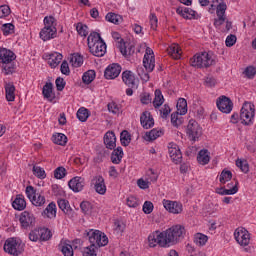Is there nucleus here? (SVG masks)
Wrapping results in <instances>:
<instances>
[{
	"label": "nucleus",
	"mask_w": 256,
	"mask_h": 256,
	"mask_svg": "<svg viewBox=\"0 0 256 256\" xmlns=\"http://www.w3.org/2000/svg\"><path fill=\"white\" fill-rule=\"evenodd\" d=\"M239 191V188L237 187V183L230 189L220 188L216 190V193L218 195H235Z\"/></svg>",
	"instance_id": "c03bdc74"
},
{
	"label": "nucleus",
	"mask_w": 256,
	"mask_h": 256,
	"mask_svg": "<svg viewBox=\"0 0 256 256\" xmlns=\"http://www.w3.org/2000/svg\"><path fill=\"white\" fill-rule=\"evenodd\" d=\"M87 237L90 245L83 249V256H97L100 247H105L109 243L107 235L99 230H90L87 232Z\"/></svg>",
	"instance_id": "f257e3e1"
},
{
	"label": "nucleus",
	"mask_w": 256,
	"mask_h": 256,
	"mask_svg": "<svg viewBox=\"0 0 256 256\" xmlns=\"http://www.w3.org/2000/svg\"><path fill=\"white\" fill-rule=\"evenodd\" d=\"M204 85L206 87H215L217 85V79L213 76H207L204 80Z\"/></svg>",
	"instance_id": "338daca9"
},
{
	"label": "nucleus",
	"mask_w": 256,
	"mask_h": 256,
	"mask_svg": "<svg viewBox=\"0 0 256 256\" xmlns=\"http://www.w3.org/2000/svg\"><path fill=\"white\" fill-rule=\"evenodd\" d=\"M101 41H104L103 38H101V34L97 32L90 33L87 38L88 48L94 47Z\"/></svg>",
	"instance_id": "7c9ffc66"
},
{
	"label": "nucleus",
	"mask_w": 256,
	"mask_h": 256,
	"mask_svg": "<svg viewBox=\"0 0 256 256\" xmlns=\"http://www.w3.org/2000/svg\"><path fill=\"white\" fill-rule=\"evenodd\" d=\"M15 59H17V56L13 51L7 50V48L0 49V63H2V69L5 75L15 72V64H13Z\"/></svg>",
	"instance_id": "20e7f679"
},
{
	"label": "nucleus",
	"mask_w": 256,
	"mask_h": 256,
	"mask_svg": "<svg viewBox=\"0 0 256 256\" xmlns=\"http://www.w3.org/2000/svg\"><path fill=\"white\" fill-rule=\"evenodd\" d=\"M12 207L16 211H24V209L27 207L25 196H23V194L16 195L14 201L12 202Z\"/></svg>",
	"instance_id": "b1692460"
},
{
	"label": "nucleus",
	"mask_w": 256,
	"mask_h": 256,
	"mask_svg": "<svg viewBox=\"0 0 256 256\" xmlns=\"http://www.w3.org/2000/svg\"><path fill=\"white\" fill-rule=\"evenodd\" d=\"M106 21H108L109 23H113L114 25H119V23L123 22V17L119 14L109 12L106 15Z\"/></svg>",
	"instance_id": "4c0bfd02"
},
{
	"label": "nucleus",
	"mask_w": 256,
	"mask_h": 256,
	"mask_svg": "<svg viewBox=\"0 0 256 256\" xmlns=\"http://www.w3.org/2000/svg\"><path fill=\"white\" fill-rule=\"evenodd\" d=\"M33 175L38 179H45L47 177V173H45V169L41 168L40 166L34 165L32 169Z\"/></svg>",
	"instance_id": "09e8293b"
},
{
	"label": "nucleus",
	"mask_w": 256,
	"mask_h": 256,
	"mask_svg": "<svg viewBox=\"0 0 256 256\" xmlns=\"http://www.w3.org/2000/svg\"><path fill=\"white\" fill-rule=\"evenodd\" d=\"M58 207L63 211L65 215L68 217H73V208H71V204L66 199H59L58 200Z\"/></svg>",
	"instance_id": "bb28decb"
},
{
	"label": "nucleus",
	"mask_w": 256,
	"mask_h": 256,
	"mask_svg": "<svg viewBox=\"0 0 256 256\" xmlns=\"http://www.w3.org/2000/svg\"><path fill=\"white\" fill-rule=\"evenodd\" d=\"M52 141L55 143V145L65 147V145H67V136H65L63 133H56L52 136Z\"/></svg>",
	"instance_id": "e433bc0d"
},
{
	"label": "nucleus",
	"mask_w": 256,
	"mask_h": 256,
	"mask_svg": "<svg viewBox=\"0 0 256 256\" xmlns=\"http://www.w3.org/2000/svg\"><path fill=\"white\" fill-rule=\"evenodd\" d=\"M236 167H239L243 173H249V163L246 160H236Z\"/></svg>",
	"instance_id": "603ef678"
},
{
	"label": "nucleus",
	"mask_w": 256,
	"mask_h": 256,
	"mask_svg": "<svg viewBox=\"0 0 256 256\" xmlns=\"http://www.w3.org/2000/svg\"><path fill=\"white\" fill-rule=\"evenodd\" d=\"M140 123L143 127V129H151L153 125H155V120L153 119V116L151 115V112L145 111L140 116Z\"/></svg>",
	"instance_id": "412c9836"
},
{
	"label": "nucleus",
	"mask_w": 256,
	"mask_h": 256,
	"mask_svg": "<svg viewBox=\"0 0 256 256\" xmlns=\"http://www.w3.org/2000/svg\"><path fill=\"white\" fill-rule=\"evenodd\" d=\"M253 119H255V105L251 102H244L240 110L242 125H253Z\"/></svg>",
	"instance_id": "0eeeda50"
},
{
	"label": "nucleus",
	"mask_w": 256,
	"mask_h": 256,
	"mask_svg": "<svg viewBox=\"0 0 256 256\" xmlns=\"http://www.w3.org/2000/svg\"><path fill=\"white\" fill-rule=\"evenodd\" d=\"M77 119H79V121H81L82 123H85V121H87V119H89V110L86 109L85 107H81L78 111H77Z\"/></svg>",
	"instance_id": "a18cd8bd"
},
{
	"label": "nucleus",
	"mask_w": 256,
	"mask_h": 256,
	"mask_svg": "<svg viewBox=\"0 0 256 256\" xmlns=\"http://www.w3.org/2000/svg\"><path fill=\"white\" fill-rule=\"evenodd\" d=\"M4 251L9 255L19 256L23 253V246L15 238H10L5 241Z\"/></svg>",
	"instance_id": "9d476101"
},
{
	"label": "nucleus",
	"mask_w": 256,
	"mask_h": 256,
	"mask_svg": "<svg viewBox=\"0 0 256 256\" xmlns=\"http://www.w3.org/2000/svg\"><path fill=\"white\" fill-rule=\"evenodd\" d=\"M226 11H227V4L225 2L220 3L216 8L217 17L225 16Z\"/></svg>",
	"instance_id": "bf43d9fd"
},
{
	"label": "nucleus",
	"mask_w": 256,
	"mask_h": 256,
	"mask_svg": "<svg viewBox=\"0 0 256 256\" xmlns=\"http://www.w3.org/2000/svg\"><path fill=\"white\" fill-rule=\"evenodd\" d=\"M58 249H59V251H61V253L64 256H73L74 255L73 246L71 244H69V241H67V240H62L58 245Z\"/></svg>",
	"instance_id": "393cba45"
},
{
	"label": "nucleus",
	"mask_w": 256,
	"mask_h": 256,
	"mask_svg": "<svg viewBox=\"0 0 256 256\" xmlns=\"http://www.w3.org/2000/svg\"><path fill=\"white\" fill-rule=\"evenodd\" d=\"M107 107L110 113H113V115H119V105H117V103L110 102Z\"/></svg>",
	"instance_id": "69168bd1"
},
{
	"label": "nucleus",
	"mask_w": 256,
	"mask_h": 256,
	"mask_svg": "<svg viewBox=\"0 0 256 256\" xmlns=\"http://www.w3.org/2000/svg\"><path fill=\"white\" fill-rule=\"evenodd\" d=\"M207 241H209V237H207L205 234L197 233L194 235V243L195 245H198V247L205 246Z\"/></svg>",
	"instance_id": "58836bf2"
},
{
	"label": "nucleus",
	"mask_w": 256,
	"mask_h": 256,
	"mask_svg": "<svg viewBox=\"0 0 256 256\" xmlns=\"http://www.w3.org/2000/svg\"><path fill=\"white\" fill-rule=\"evenodd\" d=\"M168 153L170 155V159H172V161L176 163V165L178 163H181L183 159V154L181 153V150L179 149V146H177V144L170 143L168 145Z\"/></svg>",
	"instance_id": "dca6fc26"
},
{
	"label": "nucleus",
	"mask_w": 256,
	"mask_h": 256,
	"mask_svg": "<svg viewBox=\"0 0 256 256\" xmlns=\"http://www.w3.org/2000/svg\"><path fill=\"white\" fill-rule=\"evenodd\" d=\"M121 74V65L111 64L104 71L105 79H117Z\"/></svg>",
	"instance_id": "a211bd4d"
},
{
	"label": "nucleus",
	"mask_w": 256,
	"mask_h": 256,
	"mask_svg": "<svg viewBox=\"0 0 256 256\" xmlns=\"http://www.w3.org/2000/svg\"><path fill=\"white\" fill-rule=\"evenodd\" d=\"M43 214L48 217V219H55L57 217V205L55 202H51L45 208Z\"/></svg>",
	"instance_id": "2f4dec72"
},
{
	"label": "nucleus",
	"mask_w": 256,
	"mask_h": 256,
	"mask_svg": "<svg viewBox=\"0 0 256 256\" xmlns=\"http://www.w3.org/2000/svg\"><path fill=\"white\" fill-rule=\"evenodd\" d=\"M256 74V69L253 66H248L245 70H244V75L248 78V79H253L255 77Z\"/></svg>",
	"instance_id": "0e129e2a"
},
{
	"label": "nucleus",
	"mask_w": 256,
	"mask_h": 256,
	"mask_svg": "<svg viewBox=\"0 0 256 256\" xmlns=\"http://www.w3.org/2000/svg\"><path fill=\"white\" fill-rule=\"evenodd\" d=\"M9 15H11V8H9L8 5L0 6V19H3V17H9Z\"/></svg>",
	"instance_id": "680f3d73"
},
{
	"label": "nucleus",
	"mask_w": 256,
	"mask_h": 256,
	"mask_svg": "<svg viewBox=\"0 0 256 256\" xmlns=\"http://www.w3.org/2000/svg\"><path fill=\"white\" fill-rule=\"evenodd\" d=\"M153 209H155L153 202L151 201L144 202L142 211L145 213V215H151V213H153Z\"/></svg>",
	"instance_id": "864d4df0"
},
{
	"label": "nucleus",
	"mask_w": 256,
	"mask_h": 256,
	"mask_svg": "<svg viewBox=\"0 0 256 256\" xmlns=\"http://www.w3.org/2000/svg\"><path fill=\"white\" fill-rule=\"evenodd\" d=\"M26 195L35 207H43V205L47 203V199L45 198V195H43V192H37L33 186L26 187Z\"/></svg>",
	"instance_id": "6e6552de"
},
{
	"label": "nucleus",
	"mask_w": 256,
	"mask_h": 256,
	"mask_svg": "<svg viewBox=\"0 0 256 256\" xmlns=\"http://www.w3.org/2000/svg\"><path fill=\"white\" fill-rule=\"evenodd\" d=\"M143 65L147 72H144L140 78L142 81H149V73H152V71L155 69V54H153V50L149 47L146 48V52L143 58Z\"/></svg>",
	"instance_id": "423d86ee"
},
{
	"label": "nucleus",
	"mask_w": 256,
	"mask_h": 256,
	"mask_svg": "<svg viewBox=\"0 0 256 256\" xmlns=\"http://www.w3.org/2000/svg\"><path fill=\"white\" fill-rule=\"evenodd\" d=\"M68 186L74 193H79V191H83V187H85V178L76 176L68 182Z\"/></svg>",
	"instance_id": "6ab92c4d"
},
{
	"label": "nucleus",
	"mask_w": 256,
	"mask_h": 256,
	"mask_svg": "<svg viewBox=\"0 0 256 256\" xmlns=\"http://www.w3.org/2000/svg\"><path fill=\"white\" fill-rule=\"evenodd\" d=\"M61 61H63V55L57 52L50 54L48 58V64L50 67H52V69H55V67H57Z\"/></svg>",
	"instance_id": "c756f323"
},
{
	"label": "nucleus",
	"mask_w": 256,
	"mask_h": 256,
	"mask_svg": "<svg viewBox=\"0 0 256 256\" xmlns=\"http://www.w3.org/2000/svg\"><path fill=\"white\" fill-rule=\"evenodd\" d=\"M197 161L200 165H207L211 161L209 150H200L197 156Z\"/></svg>",
	"instance_id": "f704fd0d"
},
{
	"label": "nucleus",
	"mask_w": 256,
	"mask_h": 256,
	"mask_svg": "<svg viewBox=\"0 0 256 256\" xmlns=\"http://www.w3.org/2000/svg\"><path fill=\"white\" fill-rule=\"evenodd\" d=\"M117 143V137H115L114 132H107L104 135V144L106 145L107 149H115Z\"/></svg>",
	"instance_id": "a878e982"
},
{
	"label": "nucleus",
	"mask_w": 256,
	"mask_h": 256,
	"mask_svg": "<svg viewBox=\"0 0 256 256\" xmlns=\"http://www.w3.org/2000/svg\"><path fill=\"white\" fill-rule=\"evenodd\" d=\"M76 31L81 37H87L88 31H87V25H84L83 23H78L76 26Z\"/></svg>",
	"instance_id": "6e6d98bb"
},
{
	"label": "nucleus",
	"mask_w": 256,
	"mask_h": 256,
	"mask_svg": "<svg viewBox=\"0 0 256 256\" xmlns=\"http://www.w3.org/2000/svg\"><path fill=\"white\" fill-rule=\"evenodd\" d=\"M164 233V240L166 243V247H171L172 245H178L185 239L186 230L185 226L182 225H174L170 228L162 231Z\"/></svg>",
	"instance_id": "f03ea898"
},
{
	"label": "nucleus",
	"mask_w": 256,
	"mask_h": 256,
	"mask_svg": "<svg viewBox=\"0 0 256 256\" xmlns=\"http://www.w3.org/2000/svg\"><path fill=\"white\" fill-rule=\"evenodd\" d=\"M225 43L226 47H233V45L237 43V36L230 34L229 36H227Z\"/></svg>",
	"instance_id": "774afa93"
},
{
	"label": "nucleus",
	"mask_w": 256,
	"mask_h": 256,
	"mask_svg": "<svg viewBox=\"0 0 256 256\" xmlns=\"http://www.w3.org/2000/svg\"><path fill=\"white\" fill-rule=\"evenodd\" d=\"M158 137H161V131L152 129L150 132H146L144 139L145 141H155Z\"/></svg>",
	"instance_id": "49530a36"
},
{
	"label": "nucleus",
	"mask_w": 256,
	"mask_h": 256,
	"mask_svg": "<svg viewBox=\"0 0 256 256\" xmlns=\"http://www.w3.org/2000/svg\"><path fill=\"white\" fill-rule=\"evenodd\" d=\"M83 83H86V85H89V83H93L95 81V70H88L85 72L82 76Z\"/></svg>",
	"instance_id": "37998d69"
},
{
	"label": "nucleus",
	"mask_w": 256,
	"mask_h": 256,
	"mask_svg": "<svg viewBox=\"0 0 256 256\" xmlns=\"http://www.w3.org/2000/svg\"><path fill=\"white\" fill-rule=\"evenodd\" d=\"M216 104L222 113H231L233 111V102L226 96L220 97Z\"/></svg>",
	"instance_id": "f3484780"
},
{
	"label": "nucleus",
	"mask_w": 256,
	"mask_h": 256,
	"mask_svg": "<svg viewBox=\"0 0 256 256\" xmlns=\"http://www.w3.org/2000/svg\"><path fill=\"white\" fill-rule=\"evenodd\" d=\"M148 245L149 247H167V243L165 242V235L163 231H154L148 236Z\"/></svg>",
	"instance_id": "9b49d317"
},
{
	"label": "nucleus",
	"mask_w": 256,
	"mask_h": 256,
	"mask_svg": "<svg viewBox=\"0 0 256 256\" xmlns=\"http://www.w3.org/2000/svg\"><path fill=\"white\" fill-rule=\"evenodd\" d=\"M120 141L124 147H127L131 143V134L127 130H124L120 134Z\"/></svg>",
	"instance_id": "8fccbe9b"
},
{
	"label": "nucleus",
	"mask_w": 256,
	"mask_h": 256,
	"mask_svg": "<svg viewBox=\"0 0 256 256\" xmlns=\"http://www.w3.org/2000/svg\"><path fill=\"white\" fill-rule=\"evenodd\" d=\"M234 237L239 245L242 247H247L251 241V236L249 234V231L247 229L240 227L237 228L234 232Z\"/></svg>",
	"instance_id": "f8f14e48"
},
{
	"label": "nucleus",
	"mask_w": 256,
	"mask_h": 256,
	"mask_svg": "<svg viewBox=\"0 0 256 256\" xmlns=\"http://www.w3.org/2000/svg\"><path fill=\"white\" fill-rule=\"evenodd\" d=\"M66 175H67V170L63 166L56 168L54 171L55 179H63V177H65Z\"/></svg>",
	"instance_id": "5fc2aeb1"
},
{
	"label": "nucleus",
	"mask_w": 256,
	"mask_h": 256,
	"mask_svg": "<svg viewBox=\"0 0 256 256\" xmlns=\"http://www.w3.org/2000/svg\"><path fill=\"white\" fill-rule=\"evenodd\" d=\"M176 13H178V15H181L184 19H193V17H195V11L191 8H178L176 10Z\"/></svg>",
	"instance_id": "72a5a7b5"
},
{
	"label": "nucleus",
	"mask_w": 256,
	"mask_h": 256,
	"mask_svg": "<svg viewBox=\"0 0 256 256\" xmlns=\"http://www.w3.org/2000/svg\"><path fill=\"white\" fill-rule=\"evenodd\" d=\"M91 183L98 195H105V193H107V186L105 185V178H103V176H94Z\"/></svg>",
	"instance_id": "2eb2a0df"
},
{
	"label": "nucleus",
	"mask_w": 256,
	"mask_h": 256,
	"mask_svg": "<svg viewBox=\"0 0 256 256\" xmlns=\"http://www.w3.org/2000/svg\"><path fill=\"white\" fill-rule=\"evenodd\" d=\"M183 116L179 112H174L171 114V123L173 127L179 128L183 125Z\"/></svg>",
	"instance_id": "79ce46f5"
},
{
	"label": "nucleus",
	"mask_w": 256,
	"mask_h": 256,
	"mask_svg": "<svg viewBox=\"0 0 256 256\" xmlns=\"http://www.w3.org/2000/svg\"><path fill=\"white\" fill-rule=\"evenodd\" d=\"M167 52L173 59H181V48L179 47V44L170 45Z\"/></svg>",
	"instance_id": "473e14b6"
},
{
	"label": "nucleus",
	"mask_w": 256,
	"mask_h": 256,
	"mask_svg": "<svg viewBox=\"0 0 256 256\" xmlns=\"http://www.w3.org/2000/svg\"><path fill=\"white\" fill-rule=\"evenodd\" d=\"M163 207L169 213H173V215H179V213H183V204L177 201L164 199L162 201Z\"/></svg>",
	"instance_id": "ddd939ff"
},
{
	"label": "nucleus",
	"mask_w": 256,
	"mask_h": 256,
	"mask_svg": "<svg viewBox=\"0 0 256 256\" xmlns=\"http://www.w3.org/2000/svg\"><path fill=\"white\" fill-rule=\"evenodd\" d=\"M57 37V20L53 16L44 18V28L40 31V39L42 41H50Z\"/></svg>",
	"instance_id": "7ed1b4c3"
},
{
	"label": "nucleus",
	"mask_w": 256,
	"mask_h": 256,
	"mask_svg": "<svg viewBox=\"0 0 256 256\" xmlns=\"http://www.w3.org/2000/svg\"><path fill=\"white\" fill-rule=\"evenodd\" d=\"M190 65L197 69L211 67V65H215V58L209 52L198 53L190 59Z\"/></svg>",
	"instance_id": "39448f33"
},
{
	"label": "nucleus",
	"mask_w": 256,
	"mask_h": 256,
	"mask_svg": "<svg viewBox=\"0 0 256 256\" xmlns=\"http://www.w3.org/2000/svg\"><path fill=\"white\" fill-rule=\"evenodd\" d=\"M163 103H165V98H163V93L159 89L155 90V97L153 100V105L155 109H158V107H161Z\"/></svg>",
	"instance_id": "a19ab883"
},
{
	"label": "nucleus",
	"mask_w": 256,
	"mask_h": 256,
	"mask_svg": "<svg viewBox=\"0 0 256 256\" xmlns=\"http://www.w3.org/2000/svg\"><path fill=\"white\" fill-rule=\"evenodd\" d=\"M19 222L22 229H29L35 225V215L29 211H24L19 216Z\"/></svg>",
	"instance_id": "4468645a"
},
{
	"label": "nucleus",
	"mask_w": 256,
	"mask_h": 256,
	"mask_svg": "<svg viewBox=\"0 0 256 256\" xmlns=\"http://www.w3.org/2000/svg\"><path fill=\"white\" fill-rule=\"evenodd\" d=\"M90 53L95 57H103L107 53V44L105 41H100L97 45H94L89 48Z\"/></svg>",
	"instance_id": "aec40b11"
},
{
	"label": "nucleus",
	"mask_w": 256,
	"mask_h": 256,
	"mask_svg": "<svg viewBox=\"0 0 256 256\" xmlns=\"http://www.w3.org/2000/svg\"><path fill=\"white\" fill-rule=\"evenodd\" d=\"M70 63L73 67H81V65H83V56L79 54H73L70 59Z\"/></svg>",
	"instance_id": "3c124183"
},
{
	"label": "nucleus",
	"mask_w": 256,
	"mask_h": 256,
	"mask_svg": "<svg viewBox=\"0 0 256 256\" xmlns=\"http://www.w3.org/2000/svg\"><path fill=\"white\" fill-rule=\"evenodd\" d=\"M186 134L190 141H198L199 137L203 135V129L196 120L191 119L188 122Z\"/></svg>",
	"instance_id": "1a4fd4ad"
},
{
	"label": "nucleus",
	"mask_w": 256,
	"mask_h": 256,
	"mask_svg": "<svg viewBox=\"0 0 256 256\" xmlns=\"http://www.w3.org/2000/svg\"><path fill=\"white\" fill-rule=\"evenodd\" d=\"M6 100L11 102L15 101V84L13 82L5 83Z\"/></svg>",
	"instance_id": "c85d7f7f"
},
{
	"label": "nucleus",
	"mask_w": 256,
	"mask_h": 256,
	"mask_svg": "<svg viewBox=\"0 0 256 256\" xmlns=\"http://www.w3.org/2000/svg\"><path fill=\"white\" fill-rule=\"evenodd\" d=\"M233 178V173L229 170H223L220 174L219 181L222 183V185H225L228 181H231Z\"/></svg>",
	"instance_id": "de8ad7c7"
},
{
	"label": "nucleus",
	"mask_w": 256,
	"mask_h": 256,
	"mask_svg": "<svg viewBox=\"0 0 256 256\" xmlns=\"http://www.w3.org/2000/svg\"><path fill=\"white\" fill-rule=\"evenodd\" d=\"M122 81L127 87H135V74L131 70H126L122 73Z\"/></svg>",
	"instance_id": "cd10ccee"
},
{
	"label": "nucleus",
	"mask_w": 256,
	"mask_h": 256,
	"mask_svg": "<svg viewBox=\"0 0 256 256\" xmlns=\"http://www.w3.org/2000/svg\"><path fill=\"white\" fill-rule=\"evenodd\" d=\"M121 159H123V148L118 147L113 150L111 154V161L114 165H119V163H121Z\"/></svg>",
	"instance_id": "c9c22d12"
},
{
	"label": "nucleus",
	"mask_w": 256,
	"mask_h": 256,
	"mask_svg": "<svg viewBox=\"0 0 256 256\" xmlns=\"http://www.w3.org/2000/svg\"><path fill=\"white\" fill-rule=\"evenodd\" d=\"M177 111L176 113H180V115L187 114V100L185 98H179L176 104Z\"/></svg>",
	"instance_id": "ea45409f"
},
{
	"label": "nucleus",
	"mask_w": 256,
	"mask_h": 256,
	"mask_svg": "<svg viewBox=\"0 0 256 256\" xmlns=\"http://www.w3.org/2000/svg\"><path fill=\"white\" fill-rule=\"evenodd\" d=\"M126 205L132 208L139 207V200L135 196H129L126 199Z\"/></svg>",
	"instance_id": "052dcab7"
},
{
	"label": "nucleus",
	"mask_w": 256,
	"mask_h": 256,
	"mask_svg": "<svg viewBox=\"0 0 256 256\" xmlns=\"http://www.w3.org/2000/svg\"><path fill=\"white\" fill-rule=\"evenodd\" d=\"M118 49L124 57H131L135 54V46L127 42L119 43Z\"/></svg>",
	"instance_id": "5701e85b"
},
{
	"label": "nucleus",
	"mask_w": 256,
	"mask_h": 256,
	"mask_svg": "<svg viewBox=\"0 0 256 256\" xmlns=\"http://www.w3.org/2000/svg\"><path fill=\"white\" fill-rule=\"evenodd\" d=\"M42 95L44 99H47V101H50V103H53L55 101V92H53V83L47 82L43 88H42Z\"/></svg>",
	"instance_id": "4be33fe9"
},
{
	"label": "nucleus",
	"mask_w": 256,
	"mask_h": 256,
	"mask_svg": "<svg viewBox=\"0 0 256 256\" xmlns=\"http://www.w3.org/2000/svg\"><path fill=\"white\" fill-rule=\"evenodd\" d=\"M80 208H81L82 213H85L87 215V214L91 213L93 206L90 204L89 201H83L80 204Z\"/></svg>",
	"instance_id": "13d9d810"
},
{
	"label": "nucleus",
	"mask_w": 256,
	"mask_h": 256,
	"mask_svg": "<svg viewBox=\"0 0 256 256\" xmlns=\"http://www.w3.org/2000/svg\"><path fill=\"white\" fill-rule=\"evenodd\" d=\"M39 233L41 241H49V239H51V231L48 229H41L39 230Z\"/></svg>",
	"instance_id": "e2e57ef3"
},
{
	"label": "nucleus",
	"mask_w": 256,
	"mask_h": 256,
	"mask_svg": "<svg viewBox=\"0 0 256 256\" xmlns=\"http://www.w3.org/2000/svg\"><path fill=\"white\" fill-rule=\"evenodd\" d=\"M2 31L3 35H12V33H15V26L12 23L4 24Z\"/></svg>",
	"instance_id": "4d7b16f0"
}]
</instances>
